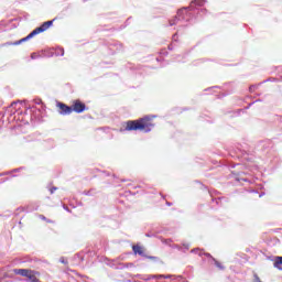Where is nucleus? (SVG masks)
Instances as JSON below:
<instances>
[{"label": "nucleus", "instance_id": "obj_4", "mask_svg": "<svg viewBox=\"0 0 282 282\" xmlns=\"http://www.w3.org/2000/svg\"><path fill=\"white\" fill-rule=\"evenodd\" d=\"M36 35H37L36 31L33 30L28 36L22 37L21 40L15 41V42H6V43L1 44L0 47H8L10 45H21L22 43H26V41L34 39V36H36Z\"/></svg>", "mask_w": 282, "mask_h": 282}, {"label": "nucleus", "instance_id": "obj_25", "mask_svg": "<svg viewBox=\"0 0 282 282\" xmlns=\"http://www.w3.org/2000/svg\"><path fill=\"white\" fill-rule=\"evenodd\" d=\"M41 102H43V100L41 99L35 100V105H41Z\"/></svg>", "mask_w": 282, "mask_h": 282}, {"label": "nucleus", "instance_id": "obj_8", "mask_svg": "<svg viewBox=\"0 0 282 282\" xmlns=\"http://www.w3.org/2000/svg\"><path fill=\"white\" fill-rule=\"evenodd\" d=\"M72 109L75 111V113H83V111H87V106L80 100H75Z\"/></svg>", "mask_w": 282, "mask_h": 282}, {"label": "nucleus", "instance_id": "obj_16", "mask_svg": "<svg viewBox=\"0 0 282 282\" xmlns=\"http://www.w3.org/2000/svg\"><path fill=\"white\" fill-rule=\"evenodd\" d=\"M115 47H117V52H122V50H123V46L120 43H116Z\"/></svg>", "mask_w": 282, "mask_h": 282}, {"label": "nucleus", "instance_id": "obj_1", "mask_svg": "<svg viewBox=\"0 0 282 282\" xmlns=\"http://www.w3.org/2000/svg\"><path fill=\"white\" fill-rule=\"evenodd\" d=\"M206 3V0H192L188 7H183L177 10V14L169 20L170 28L177 25L178 23H188L193 19H197L195 14H206V9H199Z\"/></svg>", "mask_w": 282, "mask_h": 282}, {"label": "nucleus", "instance_id": "obj_9", "mask_svg": "<svg viewBox=\"0 0 282 282\" xmlns=\"http://www.w3.org/2000/svg\"><path fill=\"white\" fill-rule=\"evenodd\" d=\"M54 25V20L44 22L41 26H37L34 29L35 34H42V32H45L46 30H50Z\"/></svg>", "mask_w": 282, "mask_h": 282}, {"label": "nucleus", "instance_id": "obj_12", "mask_svg": "<svg viewBox=\"0 0 282 282\" xmlns=\"http://www.w3.org/2000/svg\"><path fill=\"white\" fill-rule=\"evenodd\" d=\"M31 269H13V272L20 276H28V274H30Z\"/></svg>", "mask_w": 282, "mask_h": 282}, {"label": "nucleus", "instance_id": "obj_24", "mask_svg": "<svg viewBox=\"0 0 282 282\" xmlns=\"http://www.w3.org/2000/svg\"><path fill=\"white\" fill-rule=\"evenodd\" d=\"M40 218H41L43 221H47V218H46L44 215H41Z\"/></svg>", "mask_w": 282, "mask_h": 282}, {"label": "nucleus", "instance_id": "obj_21", "mask_svg": "<svg viewBox=\"0 0 282 282\" xmlns=\"http://www.w3.org/2000/svg\"><path fill=\"white\" fill-rule=\"evenodd\" d=\"M254 102H261V99H257L256 101L249 104V107H247V109H250L252 107V105H254Z\"/></svg>", "mask_w": 282, "mask_h": 282}, {"label": "nucleus", "instance_id": "obj_15", "mask_svg": "<svg viewBox=\"0 0 282 282\" xmlns=\"http://www.w3.org/2000/svg\"><path fill=\"white\" fill-rule=\"evenodd\" d=\"M17 105H23V101H13L11 104V109H15V111H17V109H19V108H17Z\"/></svg>", "mask_w": 282, "mask_h": 282}, {"label": "nucleus", "instance_id": "obj_22", "mask_svg": "<svg viewBox=\"0 0 282 282\" xmlns=\"http://www.w3.org/2000/svg\"><path fill=\"white\" fill-rule=\"evenodd\" d=\"M254 102H261V99H257L256 101L249 104V107H247V109H250L252 107V105H254Z\"/></svg>", "mask_w": 282, "mask_h": 282}, {"label": "nucleus", "instance_id": "obj_29", "mask_svg": "<svg viewBox=\"0 0 282 282\" xmlns=\"http://www.w3.org/2000/svg\"><path fill=\"white\" fill-rule=\"evenodd\" d=\"M166 206H173V203L166 202Z\"/></svg>", "mask_w": 282, "mask_h": 282}, {"label": "nucleus", "instance_id": "obj_23", "mask_svg": "<svg viewBox=\"0 0 282 282\" xmlns=\"http://www.w3.org/2000/svg\"><path fill=\"white\" fill-rule=\"evenodd\" d=\"M37 57H39V56L36 55V53H32V54H31L32 61L36 59Z\"/></svg>", "mask_w": 282, "mask_h": 282}, {"label": "nucleus", "instance_id": "obj_17", "mask_svg": "<svg viewBox=\"0 0 282 282\" xmlns=\"http://www.w3.org/2000/svg\"><path fill=\"white\" fill-rule=\"evenodd\" d=\"M75 258L78 259L79 261H85V258L80 253H77Z\"/></svg>", "mask_w": 282, "mask_h": 282}, {"label": "nucleus", "instance_id": "obj_27", "mask_svg": "<svg viewBox=\"0 0 282 282\" xmlns=\"http://www.w3.org/2000/svg\"><path fill=\"white\" fill-rule=\"evenodd\" d=\"M184 246V248H185V250H188V248H191V245H183Z\"/></svg>", "mask_w": 282, "mask_h": 282}, {"label": "nucleus", "instance_id": "obj_13", "mask_svg": "<svg viewBox=\"0 0 282 282\" xmlns=\"http://www.w3.org/2000/svg\"><path fill=\"white\" fill-rule=\"evenodd\" d=\"M54 55L55 56H65V48H63V47L55 48Z\"/></svg>", "mask_w": 282, "mask_h": 282}, {"label": "nucleus", "instance_id": "obj_7", "mask_svg": "<svg viewBox=\"0 0 282 282\" xmlns=\"http://www.w3.org/2000/svg\"><path fill=\"white\" fill-rule=\"evenodd\" d=\"M56 106L59 109V116H70L74 112L73 108L64 102L57 101Z\"/></svg>", "mask_w": 282, "mask_h": 282}, {"label": "nucleus", "instance_id": "obj_30", "mask_svg": "<svg viewBox=\"0 0 282 282\" xmlns=\"http://www.w3.org/2000/svg\"><path fill=\"white\" fill-rule=\"evenodd\" d=\"M175 36H177V33H175L174 35H173V39L175 40Z\"/></svg>", "mask_w": 282, "mask_h": 282}, {"label": "nucleus", "instance_id": "obj_11", "mask_svg": "<svg viewBox=\"0 0 282 282\" xmlns=\"http://www.w3.org/2000/svg\"><path fill=\"white\" fill-rule=\"evenodd\" d=\"M273 268H276V270H281L282 271V257L281 256H276L273 259Z\"/></svg>", "mask_w": 282, "mask_h": 282}, {"label": "nucleus", "instance_id": "obj_19", "mask_svg": "<svg viewBox=\"0 0 282 282\" xmlns=\"http://www.w3.org/2000/svg\"><path fill=\"white\" fill-rule=\"evenodd\" d=\"M55 191H58V187H56V186L51 187V188H50L51 195H54V192H55Z\"/></svg>", "mask_w": 282, "mask_h": 282}, {"label": "nucleus", "instance_id": "obj_28", "mask_svg": "<svg viewBox=\"0 0 282 282\" xmlns=\"http://www.w3.org/2000/svg\"><path fill=\"white\" fill-rule=\"evenodd\" d=\"M18 171H21V169H14L12 173H18Z\"/></svg>", "mask_w": 282, "mask_h": 282}, {"label": "nucleus", "instance_id": "obj_10", "mask_svg": "<svg viewBox=\"0 0 282 282\" xmlns=\"http://www.w3.org/2000/svg\"><path fill=\"white\" fill-rule=\"evenodd\" d=\"M36 274H39V272L34 271V270H30V273H28L26 275V282H41V280H39V278H36Z\"/></svg>", "mask_w": 282, "mask_h": 282}, {"label": "nucleus", "instance_id": "obj_2", "mask_svg": "<svg viewBox=\"0 0 282 282\" xmlns=\"http://www.w3.org/2000/svg\"><path fill=\"white\" fill-rule=\"evenodd\" d=\"M155 116H144L138 120H130L126 122V128L120 131H143V133H151L155 124L151 123Z\"/></svg>", "mask_w": 282, "mask_h": 282}, {"label": "nucleus", "instance_id": "obj_6", "mask_svg": "<svg viewBox=\"0 0 282 282\" xmlns=\"http://www.w3.org/2000/svg\"><path fill=\"white\" fill-rule=\"evenodd\" d=\"M132 251L134 254H139V257H144L145 259H150V261H158V257L147 256V253H144V250H142V247L138 245L132 246Z\"/></svg>", "mask_w": 282, "mask_h": 282}, {"label": "nucleus", "instance_id": "obj_26", "mask_svg": "<svg viewBox=\"0 0 282 282\" xmlns=\"http://www.w3.org/2000/svg\"><path fill=\"white\" fill-rule=\"evenodd\" d=\"M64 210H67V213H69V207L68 206H63Z\"/></svg>", "mask_w": 282, "mask_h": 282}, {"label": "nucleus", "instance_id": "obj_18", "mask_svg": "<svg viewBox=\"0 0 282 282\" xmlns=\"http://www.w3.org/2000/svg\"><path fill=\"white\" fill-rule=\"evenodd\" d=\"M257 87H259V86H257V85H251V86L249 87L250 94H252V91H254V89H257Z\"/></svg>", "mask_w": 282, "mask_h": 282}, {"label": "nucleus", "instance_id": "obj_5", "mask_svg": "<svg viewBox=\"0 0 282 282\" xmlns=\"http://www.w3.org/2000/svg\"><path fill=\"white\" fill-rule=\"evenodd\" d=\"M141 281H158V279H173L172 274H150V275H139Z\"/></svg>", "mask_w": 282, "mask_h": 282}, {"label": "nucleus", "instance_id": "obj_14", "mask_svg": "<svg viewBox=\"0 0 282 282\" xmlns=\"http://www.w3.org/2000/svg\"><path fill=\"white\" fill-rule=\"evenodd\" d=\"M83 195H86L87 197H94V195H96V189L84 191Z\"/></svg>", "mask_w": 282, "mask_h": 282}, {"label": "nucleus", "instance_id": "obj_20", "mask_svg": "<svg viewBox=\"0 0 282 282\" xmlns=\"http://www.w3.org/2000/svg\"><path fill=\"white\" fill-rule=\"evenodd\" d=\"M59 263H63L64 265H67V260H65L64 257L59 258Z\"/></svg>", "mask_w": 282, "mask_h": 282}, {"label": "nucleus", "instance_id": "obj_3", "mask_svg": "<svg viewBox=\"0 0 282 282\" xmlns=\"http://www.w3.org/2000/svg\"><path fill=\"white\" fill-rule=\"evenodd\" d=\"M191 252L193 254H197L198 253L199 257H207V259H209V262L213 265L217 267L218 270H221V271L226 270V267L224 264H221V262H219V260L215 259L213 257V254H210V253H208V252H206V251H204V250H202L199 248L192 249Z\"/></svg>", "mask_w": 282, "mask_h": 282}]
</instances>
